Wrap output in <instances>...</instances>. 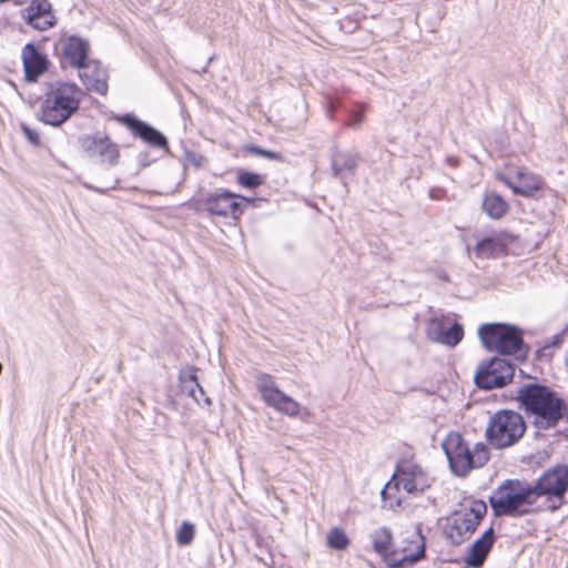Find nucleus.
I'll list each match as a JSON object with an SVG mask.
<instances>
[{
  "label": "nucleus",
  "instance_id": "1",
  "mask_svg": "<svg viewBox=\"0 0 568 568\" xmlns=\"http://www.w3.org/2000/svg\"><path fill=\"white\" fill-rule=\"evenodd\" d=\"M516 399L535 416V425L540 429L556 427L568 410L566 402L556 392L538 383L520 386Z\"/></svg>",
  "mask_w": 568,
  "mask_h": 568
},
{
  "label": "nucleus",
  "instance_id": "2",
  "mask_svg": "<svg viewBox=\"0 0 568 568\" xmlns=\"http://www.w3.org/2000/svg\"><path fill=\"white\" fill-rule=\"evenodd\" d=\"M81 97L82 91L74 83H51L41 105L40 120L52 126L63 124L79 110Z\"/></svg>",
  "mask_w": 568,
  "mask_h": 568
},
{
  "label": "nucleus",
  "instance_id": "3",
  "mask_svg": "<svg viewBox=\"0 0 568 568\" xmlns=\"http://www.w3.org/2000/svg\"><path fill=\"white\" fill-rule=\"evenodd\" d=\"M536 501L531 484L520 479L505 480L489 497L496 517L528 515Z\"/></svg>",
  "mask_w": 568,
  "mask_h": 568
},
{
  "label": "nucleus",
  "instance_id": "4",
  "mask_svg": "<svg viewBox=\"0 0 568 568\" xmlns=\"http://www.w3.org/2000/svg\"><path fill=\"white\" fill-rule=\"evenodd\" d=\"M442 447L452 471L457 476L464 477L471 469L483 467L489 460V452L485 444L477 443L469 449L459 433H449Z\"/></svg>",
  "mask_w": 568,
  "mask_h": 568
},
{
  "label": "nucleus",
  "instance_id": "5",
  "mask_svg": "<svg viewBox=\"0 0 568 568\" xmlns=\"http://www.w3.org/2000/svg\"><path fill=\"white\" fill-rule=\"evenodd\" d=\"M525 432L526 424L519 413L501 409L490 416L486 438L494 448L504 449L518 443Z\"/></svg>",
  "mask_w": 568,
  "mask_h": 568
},
{
  "label": "nucleus",
  "instance_id": "6",
  "mask_svg": "<svg viewBox=\"0 0 568 568\" xmlns=\"http://www.w3.org/2000/svg\"><path fill=\"white\" fill-rule=\"evenodd\" d=\"M483 346L500 355H514L525 348L523 331L510 324L488 323L478 328Z\"/></svg>",
  "mask_w": 568,
  "mask_h": 568
},
{
  "label": "nucleus",
  "instance_id": "7",
  "mask_svg": "<svg viewBox=\"0 0 568 568\" xmlns=\"http://www.w3.org/2000/svg\"><path fill=\"white\" fill-rule=\"evenodd\" d=\"M536 499L545 497L547 509L557 511L565 501L568 491V465L556 464L546 469L537 480L531 484Z\"/></svg>",
  "mask_w": 568,
  "mask_h": 568
},
{
  "label": "nucleus",
  "instance_id": "8",
  "mask_svg": "<svg viewBox=\"0 0 568 568\" xmlns=\"http://www.w3.org/2000/svg\"><path fill=\"white\" fill-rule=\"evenodd\" d=\"M487 514V505L479 499H471L453 517L447 536L454 545H460L475 532L480 520Z\"/></svg>",
  "mask_w": 568,
  "mask_h": 568
},
{
  "label": "nucleus",
  "instance_id": "9",
  "mask_svg": "<svg viewBox=\"0 0 568 568\" xmlns=\"http://www.w3.org/2000/svg\"><path fill=\"white\" fill-rule=\"evenodd\" d=\"M514 375L515 365L506 358L495 356L478 365L474 381L478 388L490 390L506 386Z\"/></svg>",
  "mask_w": 568,
  "mask_h": 568
},
{
  "label": "nucleus",
  "instance_id": "10",
  "mask_svg": "<svg viewBox=\"0 0 568 568\" xmlns=\"http://www.w3.org/2000/svg\"><path fill=\"white\" fill-rule=\"evenodd\" d=\"M371 539L373 542V549L378 555L385 556L387 558L388 566L390 568H409L425 557L424 541L417 545V549L414 552L403 554L402 556H399L397 551L388 554L393 535L390 529L387 527L375 529L371 534Z\"/></svg>",
  "mask_w": 568,
  "mask_h": 568
},
{
  "label": "nucleus",
  "instance_id": "11",
  "mask_svg": "<svg viewBox=\"0 0 568 568\" xmlns=\"http://www.w3.org/2000/svg\"><path fill=\"white\" fill-rule=\"evenodd\" d=\"M256 388L267 406L290 417L298 415L301 405L295 399L284 394L277 387L271 375L258 373L256 376Z\"/></svg>",
  "mask_w": 568,
  "mask_h": 568
},
{
  "label": "nucleus",
  "instance_id": "12",
  "mask_svg": "<svg viewBox=\"0 0 568 568\" xmlns=\"http://www.w3.org/2000/svg\"><path fill=\"white\" fill-rule=\"evenodd\" d=\"M82 151L88 158L99 162L105 166H114L120 159V150L118 144L110 138L97 134H85L79 138Z\"/></svg>",
  "mask_w": 568,
  "mask_h": 568
},
{
  "label": "nucleus",
  "instance_id": "13",
  "mask_svg": "<svg viewBox=\"0 0 568 568\" xmlns=\"http://www.w3.org/2000/svg\"><path fill=\"white\" fill-rule=\"evenodd\" d=\"M237 199L252 203L254 200L245 197L227 190L222 192L207 194L200 200L203 210L211 215L232 217L237 220L243 214V205L237 202Z\"/></svg>",
  "mask_w": 568,
  "mask_h": 568
},
{
  "label": "nucleus",
  "instance_id": "14",
  "mask_svg": "<svg viewBox=\"0 0 568 568\" xmlns=\"http://www.w3.org/2000/svg\"><path fill=\"white\" fill-rule=\"evenodd\" d=\"M63 69H79L89 59V41L77 36L62 37L55 45Z\"/></svg>",
  "mask_w": 568,
  "mask_h": 568
},
{
  "label": "nucleus",
  "instance_id": "15",
  "mask_svg": "<svg viewBox=\"0 0 568 568\" xmlns=\"http://www.w3.org/2000/svg\"><path fill=\"white\" fill-rule=\"evenodd\" d=\"M80 80L88 91L104 95L108 92V72L97 60L88 59L77 69Z\"/></svg>",
  "mask_w": 568,
  "mask_h": 568
},
{
  "label": "nucleus",
  "instance_id": "16",
  "mask_svg": "<svg viewBox=\"0 0 568 568\" xmlns=\"http://www.w3.org/2000/svg\"><path fill=\"white\" fill-rule=\"evenodd\" d=\"M121 121L135 136H139L151 146L164 149L165 151L169 150L165 135L149 123L141 121L132 114L123 115Z\"/></svg>",
  "mask_w": 568,
  "mask_h": 568
},
{
  "label": "nucleus",
  "instance_id": "17",
  "mask_svg": "<svg viewBox=\"0 0 568 568\" xmlns=\"http://www.w3.org/2000/svg\"><path fill=\"white\" fill-rule=\"evenodd\" d=\"M515 241V236L506 231L494 232L481 239L475 246L474 253L478 258L497 257L505 254L508 245Z\"/></svg>",
  "mask_w": 568,
  "mask_h": 568
},
{
  "label": "nucleus",
  "instance_id": "18",
  "mask_svg": "<svg viewBox=\"0 0 568 568\" xmlns=\"http://www.w3.org/2000/svg\"><path fill=\"white\" fill-rule=\"evenodd\" d=\"M395 486L402 487L412 495L422 494L429 487V480L419 466L408 465L402 467L394 477Z\"/></svg>",
  "mask_w": 568,
  "mask_h": 568
},
{
  "label": "nucleus",
  "instance_id": "19",
  "mask_svg": "<svg viewBox=\"0 0 568 568\" xmlns=\"http://www.w3.org/2000/svg\"><path fill=\"white\" fill-rule=\"evenodd\" d=\"M22 62L26 79L29 82L37 81V79L48 69V60L45 55L41 54L33 43H27L23 47Z\"/></svg>",
  "mask_w": 568,
  "mask_h": 568
},
{
  "label": "nucleus",
  "instance_id": "20",
  "mask_svg": "<svg viewBox=\"0 0 568 568\" xmlns=\"http://www.w3.org/2000/svg\"><path fill=\"white\" fill-rule=\"evenodd\" d=\"M494 541L495 531L493 528H489L469 547V551L465 558L466 564L474 568L481 567L494 545Z\"/></svg>",
  "mask_w": 568,
  "mask_h": 568
},
{
  "label": "nucleus",
  "instance_id": "21",
  "mask_svg": "<svg viewBox=\"0 0 568 568\" xmlns=\"http://www.w3.org/2000/svg\"><path fill=\"white\" fill-rule=\"evenodd\" d=\"M428 334L434 341L454 347L463 339L464 328L456 322L446 329L440 322L432 321Z\"/></svg>",
  "mask_w": 568,
  "mask_h": 568
},
{
  "label": "nucleus",
  "instance_id": "22",
  "mask_svg": "<svg viewBox=\"0 0 568 568\" xmlns=\"http://www.w3.org/2000/svg\"><path fill=\"white\" fill-rule=\"evenodd\" d=\"M358 162L359 155L356 152L335 150L331 158L333 175L343 181L347 173L354 174Z\"/></svg>",
  "mask_w": 568,
  "mask_h": 568
},
{
  "label": "nucleus",
  "instance_id": "23",
  "mask_svg": "<svg viewBox=\"0 0 568 568\" xmlns=\"http://www.w3.org/2000/svg\"><path fill=\"white\" fill-rule=\"evenodd\" d=\"M180 383L182 392L194 398L197 404H200L201 400H203L205 404L211 403L210 398L205 396L204 389L199 384L195 371L193 368L189 372H182L180 374Z\"/></svg>",
  "mask_w": 568,
  "mask_h": 568
},
{
  "label": "nucleus",
  "instance_id": "24",
  "mask_svg": "<svg viewBox=\"0 0 568 568\" xmlns=\"http://www.w3.org/2000/svg\"><path fill=\"white\" fill-rule=\"evenodd\" d=\"M483 211L493 220H500L508 210L509 204L501 195L496 192L486 193L483 203Z\"/></svg>",
  "mask_w": 568,
  "mask_h": 568
},
{
  "label": "nucleus",
  "instance_id": "25",
  "mask_svg": "<svg viewBox=\"0 0 568 568\" xmlns=\"http://www.w3.org/2000/svg\"><path fill=\"white\" fill-rule=\"evenodd\" d=\"M51 3L48 0H33L27 8L21 10V17L27 23L37 19H53Z\"/></svg>",
  "mask_w": 568,
  "mask_h": 568
},
{
  "label": "nucleus",
  "instance_id": "26",
  "mask_svg": "<svg viewBox=\"0 0 568 568\" xmlns=\"http://www.w3.org/2000/svg\"><path fill=\"white\" fill-rule=\"evenodd\" d=\"M516 175L520 184L518 189H515V194L530 197L541 189L542 182L539 176L530 174L524 169L517 170Z\"/></svg>",
  "mask_w": 568,
  "mask_h": 568
},
{
  "label": "nucleus",
  "instance_id": "27",
  "mask_svg": "<svg viewBox=\"0 0 568 568\" xmlns=\"http://www.w3.org/2000/svg\"><path fill=\"white\" fill-rule=\"evenodd\" d=\"M327 546L335 550H344L349 545V539L341 528H332L326 537Z\"/></svg>",
  "mask_w": 568,
  "mask_h": 568
},
{
  "label": "nucleus",
  "instance_id": "28",
  "mask_svg": "<svg viewBox=\"0 0 568 568\" xmlns=\"http://www.w3.org/2000/svg\"><path fill=\"white\" fill-rule=\"evenodd\" d=\"M264 182L263 178L254 172L240 171L237 174V183L245 189H256Z\"/></svg>",
  "mask_w": 568,
  "mask_h": 568
},
{
  "label": "nucleus",
  "instance_id": "29",
  "mask_svg": "<svg viewBox=\"0 0 568 568\" xmlns=\"http://www.w3.org/2000/svg\"><path fill=\"white\" fill-rule=\"evenodd\" d=\"M194 526L190 523H183L176 534V541L181 546L189 545L194 538Z\"/></svg>",
  "mask_w": 568,
  "mask_h": 568
},
{
  "label": "nucleus",
  "instance_id": "30",
  "mask_svg": "<svg viewBox=\"0 0 568 568\" xmlns=\"http://www.w3.org/2000/svg\"><path fill=\"white\" fill-rule=\"evenodd\" d=\"M20 128H21V131L23 132L26 139L28 140V142L31 145H33V146H40L41 145V138H40V134L38 133V131H36L34 129L30 128L26 123H21Z\"/></svg>",
  "mask_w": 568,
  "mask_h": 568
},
{
  "label": "nucleus",
  "instance_id": "31",
  "mask_svg": "<svg viewBox=\"0 0 568 568\" xmlns=\"http://www.w3.org/2000/svg\"><path fill=\"white\" fill-rule=\"evenodd\" d=\"M28 24L36 30L44 31L55 24V19L54 18L53 19L42 18V19H37L34 22L28 23Z\"/></svg>",
  "mask_w": 568,
  "mask_h": 568
},
{
  "label": "nucleus",
  "instance_id": "32",
  "mask_svg": "<svg viewBox=\"0 0 568 568\" xmlns=\"http://www.w3.org/2000/svg\"><path fill=\"white\" fill-rule=\"evenodd\" d=\"M364 121V110H354L351 114V119L347 122V125L357 129Z\"/></svg>",
  "mask_w": 568,
  "mask_h": 568
},
{
  "label": "nucleus",
  "instance_id": "33",
  "mask_svg": "<svg viewBox=\"0 0 568 568\" xmlns=\"http://www.w3.org/2000/svg\"><path fill=\"white\" fill-rule=\"evenodd\" d=\"M251 152L254 154L261 155L263 158L270 159V160H278L281 158V155L278 153L268 151V150H264L258 146L251 148Z\"/></svg>",
  "mask_w": 568,
  "mask_h": 568
},
{
  "label": "nucleus",
  "instance_id": "34",
  "mask_svg": "<svg viewBox=\"0 0 568 568\" xmlns=\"http://www.w3.org/2000/svg\"><path fill=\"white\" fill-rule=\"evenodd\" d=\"M186 162L189 164H192L195 168H201L202 163H203V158L199 156L197 154H195L193 152H187L186 153Z\"/></svg>",
  "mask_w": 568,
  "mask_h": 568
},
{
  "label": "nucleus",
  "instance_id": "35",
  "mask_svg": "<svg viewBox=\"0 0 568 568\" xmlns=\"http://www.w3.org/2000/svg\"><path fill=\"white\" fill-rule=\"evenodd\" d=\"M564 342V334L562 333H559V334H556L554 335L550 341L546 342L545 344V348L549 347V346H552V347H559Z\"/></svg>",
  "mask_w": 568,
  "mask_h": 568
},
{
  "label": "nucleus",
  "instance_id": "36",
  "mask_svg": "<svg viewBox=\"0 0 568 568\" xmlns=\"http://www.w3.org/2000/svg\"><path fill=\"white\" fill-rule=\"evenodd\" d=\"M498 179L505 183L509 189L513 190V192L515 193V189H518V185L515 184L508 176L506 175H503V174H499L498 175Z\"/></svg>",
  "mask_w": 568,
  "mask_h": 568
},
{
  "label": "nucleus",
  "instance_id": "37",
  "mask_svg": "<svg viewBox=\"0 0 568 568\" xmlns=\"http://www.w3.org/2000/svg\"><path fill=\"white\" fill-rule=\"evenodd\" d=\"M337 109V105L335 104L334 101H328L327 104H326V115L329 118V119H333L334 118V113Z\"/></svg>",
  "mask_w": 568,
  "mask_h": 568
},
{
  "label": "nucleus",
  "instance_id": "38",
  "mask_svg": "<svg viewBox=\"0 0 568 568\" xmlns=\"http://www.w3.org/2000/svg\"><path fill=\"white\" fill-rule=\"evenodd\" d=\"M389 487V484L382 490V497L385 499L386 498V490L388 489Z\"/></svg>",
  "mask_w": 568,
  "mask_h": 568
},
{
  "label": "nucleus",
  "instance_id": "39",
  "mask_svg": "<svg viewBox=\"0 0 568 568\" xmlns=\"http://www.w3.org/2000/svg\"><path fill=\"white\" fill-rule=\"evenodd\" d=\"M88 187H89V189H92V190H95V191H98V192H100V193H104V190H102V189L93 187V186H91V185H88Z\"/></svg>",
  "mask_w": 568,
  "mask_h": 568
},
{
  "label": "nucleus",
  "instance_id": "40",
  "mask_svg": "<svg viewBox=\"0 0 568 568\" xmlns=\"http://www.w3.org/2000/svg\"><path fill=\"white\" fill-rule=\"evenodd\" d=\"M140 160H141V162H142V164H143V165H148V164L150 163V162H145V161L142 159V156H140Z\"/></svg>",
  "mask_w": 568,
  "mask_h": 568
},
{
  "label": "nucleus",
  "instance_id": "41",
  "mask_svg": "<svg viewBox=\"0 0 568 568\" xmlns=\"http://www.w3.org/2000/svg\"><path fill=\"white\" fill-rule=\"evenodd\" d=\"M146 154H141L140 156H142L143 160H146Z\"/></svg>",
  "mask_w": 568,
  "mask_h": 568
}]
</instances>
